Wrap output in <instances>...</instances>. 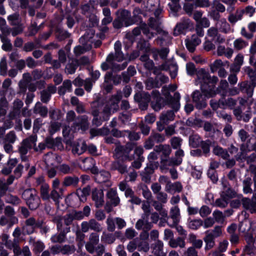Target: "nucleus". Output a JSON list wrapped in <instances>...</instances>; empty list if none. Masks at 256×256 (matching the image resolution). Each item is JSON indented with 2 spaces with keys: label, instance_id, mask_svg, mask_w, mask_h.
Returning a JSON list of instances; mask_svg holds the SVG:
<instances>
[{
  "label": "nucleus",
  "instance_id": "nucleus-42",
  "mask_svg": "<svg viewBox=\"0 0 256 256\" xmlns=\"http://www.w3.org/2000/svg\"><path fill=\"white\" fill-rule=\"evenodd\" d=\"M33 112L34 114H39L42 117H46L48 112V108L46 106H44L40 102L36 103L34 108Z\"/></svg>",
  "mask_w": 256,
  "mask_h": 256
},
{
  "label": "nucleus",
  "instance_id": "nucleus-44",
  "mask_svg": "<svg viewBox=\"0 0 256 256\" xmlns=\"http://www.w3.org/2000/svg\"><path fill=\"white\" fill-rule=\"evenodd\" d=\"M174 112L175 111L173 110L162 112L160 116V120L165 122L166 124H168L170 121H172L174 120L175 116Z\"/></svg>",
  "mask_w": 256,
  "mask_h": 256
},
{
  "label": "nucleus",
  "instance_id": "nucleus-63",
  "mask_svg": "<svg viewBox=\"0 0 256 256\" xmlns=\"http://www.w3.org/2000/svg\"><path fill=\"white\" fill-rule=\"evenodd\" d=\"M228 87V83L225 80H222L220 81L219 86L216 89L218 93L222 92V96H225L227 89Z\"/></svg>",
  "mask_w": 256,
  "mask_h": 256
},
{
  "label": "nucleus",
  "instance_id": "nucleus-48",
  "mask_svg": "<svg viewBox=\"0 0 256 256\" xmlns=\"http://www.w3.org/2000/svg\"><path fill=\"white\" fill-rule=\"evenodd\" d=\"M40 202V198L37 194L34 196L33 198H30L26 202L30 210H34L39 206Z\"/></svg>",
  "mask_w": 256,
  "mask_h": 256
},
{
  "label": "nucleus",
  "instance_id": "nucleus-34",
  "mask_svg": "<svg viewBox=\"0 0 256 256\" xmlns=\"http://www.w3.org/2000/svg\"><path fill=\"white\" fill-rule=\"evenodd\" d=\"M6 246L9 249H12L14 254L16 255L21 254V248L19 246L18 240L14 238L12 241L9 240V242L4 243Z\"/></svg>",
  "mask_w": 256,
  "mask_h": 256
},
{
  "label": "nucleus",
  "instance_id": "nucleus-62",
  "mask_svg": "<svg viewBox=\"0 0 256 256\" xmlns=\"http://www.w3.org/2000/svg\"><path fill=\"white\" fill-rule=\"evenodd\" d=\"M70 34L67 31L57 28L56 32V36L59 40H62L66 38H70Z\"/></svg>",
  "mask_w": 256,
  "mask_h": 256
},
{
  "label": "nucleus",
  "instance_id": "nucleus-59",
  "mask_svg": "<svg viewBox=\"0 0 256 256\" xmlns=\"http://www.w3.org/2000/svg\"><path fill=\"white\" fill-rule=\"evenodd\" d=\"M113 113L112 109H111L109 106L105 104L102 107V110L101 111V118L104 121L108 120L112 114Z\"/></svg>",
  "mask_w": 256,
  "mask_h": 256
},
{
  "label": "nucleus",
  "instance_id": "nucleus-35",
  "mask_svg": "<svg viewBox=\"0 0 256 256\" xmlns=\"http://www.w3.org/2000/svg\"><path fill=\"white\" fill-rule=\"evenodd\" d=\"M224 188L220 194V196L228 200L229 199L235 198L236 196V192L230 187L227 186L226 184L223 183Z\"/></svg>",
  "mask_w": 256,
  "mask_h": 256
},
{
  "label": "nucleus",
  "instance_id": "nucleus-12",
  "mask_svg": "<svg viewBox=\"0 0 256 256\" xmlns=\"http://www.w3.org/2000/svg\"><path fill=\"white\" fill-rule=\"evenodd\" d=\"M134 100L138 104L139 108L141 110H146L150 101V96L146 92H138L134 96Z\"/></svg>",
  "mask_w": 256,
  "mask_h": 256
},
{
  "label": "nucleus",
  "instance_id": "nucleus-41",
  "mask_svg": "<svg viewBox=\"0 0 256 256\" xmlns=\"http://www.w3.org/2000/svg\"><path fill=\"white\" fill-rule=\"evenodd\" d=\"M190 26L188 20H186L178 24L174 30V34L178 36L183 33L186 29H187Z\"/></svg>",
  "mask_w": 256,
  "mask_h": 256
},
{
  "label": "nucleus",
  "instance_id": "nucleus-20",
  "mask_svg": "<svg viewBox=\"0 0 256 256\" xmlns=\"http://www.w3.org/2000/svg\"><path fill=\"white\" fill-rule=\"evenodd\" d=\"M240 90L247 95L248 99L253 96L255 85L248 81H244L238 84Z\"/></svg>",
  "mask_w": 256,
  "mask_h": 256
},
{
  "label": "nucleus",
  "instance_id": "nucleus-64",
  "mask_svg": "<svg viewBox=\"0 0 256 256\" xmlns=\"http://www.w3.org/2000/svg\"><path fill=\"white\" fill-rule=\"evenodd\" d=\"M116 236L112 233H106L104 232L102 236V240L108 244H112L116 240Z\"/></svg>",
  "mask_w": 256,
  "mask_h": 256
},
{
  "label": "nucleus",
  "instance_id": "nucleus-38",
  "mask_svg": "<svg viewBox=\"0 0 256 256\" xmlns=\"http://www.w3.org/2000/svg\"><path fill=\"white\" fill-rule=\"evenodd\" d=\"M216 52L218 56H224L229 58L232 57L234 53V50L232 48H226L224 46L220 45L217 48Z\"/></svg>",
  "mask_w": 256,
  "mask_h": 256
},
{
  "label": "nucleus",
  "instance_id": "nucleus-56",
  "mask_svg": "<svg viewBox=\"0 0 256 256\" xmlns=\"http://www.w3.org/2000/svg\"><path fill=\"white\" fill-rule=\"evenodd\" d=\"M78 67L77 62L74 59H73L70 62L66 64L65 68V72L68 74H72L76 72Z\"/></svg>",
  "mask_w": 256,
  "mask_h": 256
},
{
  "label": "nucleus",
  "instance_id": "nucleus-52",
  "mask_svg": "<svg viewBox=\"0 0 256 256\" xmlns=\"http://www.w3.org/2000/svg\"><path fill=\"white\" fill-rule=\"evenodd\" d=\"M37 194L38 192L34 188H30L24 190L22 192V198L26 202Z\"/></svg>",
  "mask_w": 256,
  "mask_h": 256
},
{
  "label": "nucleus",
  "instance_id": "nucleus-4",
  "mask_svg": "<svg viewBox=\"0 0 256 256\" xmlns=\"http://www.w3.org/2000/svg\"><path fill=\"white\" fill-rule=\"evenodd\" d=\"M204 94H202L200 92L196 90L192 94L193 102L198 109H202L206 106V98L213 97L216 93L212 90L211 88L206 91H204Z\"/></svg>",
  "mask_w": 256,
  "mask_h": 256
},
{
  "label": "nucleus",
  "instance_id": "nucleus-49",
  "mask_svg": "<svg viewBox=\"0 0 256 256\" xmlns=\"http://www.w3.org/2000/svg\"><path fill=\"white\" fill-rule=\"evenodd\" d=\"M92 48V46L87 44L84 46V45H79L76 46L74 50V52L76 56L78 57L86 52L90 50Z\"/></svg>",
  "mask_w": 256,
  "mask_h": 256
},
{
  "label": "nucleus",
  "instance_id": "nucleus-14",
  "mask_svg": "<svg viewBox=\"0 0 256 256\" xmlns=\"http://www.w3.org/2000/svg\"><path fill=\"white\" fill-rule=\"evenodd\" d=\"M246 240L247 244L245 247L244 256H252V254H256V227L254 228V235L248 236Z\"/></svg>",
  "mask_w": 256,
  "mask_h": 256
},
{
  "label": "nucleus",
  "instance_id": "nucleus-46",
  "mask_svg": "<svg viewBox=\"0 0 256 256\" xmlns=\"http://www.w3.org/2000/svg\"><path fill=\"white\" fill-rule=\"evenodd\" d=\"M72 84L69 80L64 81L62 86H61L58 90V93L60 95H64L66 92H70L72 91Z\"/></svg>",
  "mask_w": 256,
  "mask_h": 256
},
{
  "label": "nucleus",
  "instance_id": "nucleus-29",
  "mask_svg": "<svg viewBox=\"0 0 256 256\" xmlns=\"http://www.w3.org/2000/svg\"><path fill=\"white\" fill-rule=\"evenodd\" d=\"M152 227V223L149 222L148 218L142 216V219H140L136 224V228L137 230H150Z\"/></svg>",
  "mask_w": 256,
  "mask_h": 256
},
{
  "label": "nucleus",
  "instance_id": "nucleus-8",
  "mask_svg": "<svg viewBox=\"0 0 256 256\" xmlns=\"http://www.w3.org/2000/svg\"><path fill=\"white\" fill-rule=\"evenodd\" d=\"M134 144L128 142L124 146L120 144V143H116V147L114 150V155L117 158L130 161L132 158L129 156L130 152L134 148Z\"/></svg>",
  "mask_w": 256,
  "mask_h": 256
},
{
  "label": "nucleus",
  "instance_id": "nucleus-47",
  "mask_svg": "<svg viewBox=\"0 0 256 256\" xmlns=\"http://www.w3.org/2000/svg\"><path fill=\"white\" fill-rule=\"evenodd\" d=\"M244 14L243 10H237L234 13H230L228 18V21L234 24L237 21L242 20Z\"/></svg>",
  "mask_w": 256,
  "mask_h": 256
},
{
  "label": "nucleus",
  "instance_id": "nucleus-2",
  "mask_svg": "<svg viewBox=\"0 0 256 256\" xmlns=\"http://www.w3.org/2000/svg\"><path fill=\"white\" fill-rule=\"evenodd\" d=\"M114 54H110L106 59V62L102 63L101 68L102 70H106L110 68L112 62L116 60L122 62L124 59L123 52L122 51V44L120 41H116L114 45Z\"/></svg>",
  "mask_w": 256,
  "mask_h": 256
},
{
  "label": "nucleus",
  "instance_id": "nucleus-58",
  "mask_svg": "<svg viewBox=\"0 0 256 256\" xmlns=\"http://www.w3.org/2000/svg\"><path fill=\"white\" fill-rule=\"evenodd\" d=\"M45 144L48 148H52L55 146H59L62 145V142L60 139H56L48 137L45 140Z\"/></svg>",
  "mask_w": 256,
  "mask_h": 256
},
{
  "label": "nucleus",
  "instance_id": "nucleus-13",
  "mask_svg": "<svg viewBox=\"0 0 256 256\" xmlns=\"http://www.w3.org/2000/svg\"><path fill=\"white\" fill-rule=\"evenodd\" d=\"M165 140L164 135L158 132H152L150 136L145 140L144 148L146 150L152 148L156 143H162Z\"/></svg>",
  "mask_w": 256,
  "mask_h": 256
},
{
  "label": "nucleus",
  "instance_id": "nucleus-21",
  "mask_svg": "<svg viewBox=\"0 0 256 256\" xmlns=\"http://www.w3.org/2000/svg\"><path fill=\"white\" fill-rule=\"evenodd\" d=\"M24 105V103L20 99L16 98L12 104V110L8 114L10 119L13 120L18 116L20 114V110Z\"/></svg>",
  "mask_w": 256,
  "mask_h": 256
},
{
  "label": "nucleus",
  "instance_id": "nucleus-23",
  "mask_svg": "<svg viewBox=\"0 0 256 256\" xmlns=\"http://www.w3.org/2000/svg\"><path fill=\"white\" fill-rule=\"evenodd\" d=\"M242 110L240 106H238L234 108L233 114L237 120H242L245 122H248L251 118L250 112H246L243 115H242Z\"/></svg>",
  "mask_w": 256,
  "mask_h": 256
},
{
  "label": "nucleus",
  "instance_id": "nucleus-10",
  "mask_svg": "<svg viewBox=\"0 0 256 256\" xmlns=\"http://www.w3.org/2000/svg\"><path fill=\"white\" fill-rule=\"evenodd\" d=\"M108 199L104 206L106 211L109 213L112 210V206H116L119 204L120 199L116 190L111 188L109 190L106 195Z\"/></svg>",
  "mask_w": 256,
  "mask_h": 256
},
{
  "label": "nucleus",
  "instance_id": "nucleus-32",
  "mask_svg": "<svg viewBox=\"0 0 256 256\" xmlns=\"http://www.w3.org/2000/svg\"><path fill=\"white\" fill-rule=\"evenodd\" d=\"M104 103L98 100L92 102L90 104V114L92 116H98L101 114Z\"/></svg>",
  "mask_w": 256,
  "mask_h": 256
},
{
  "label": "nucleus",
  "instance_id": "nucleus-51",
  "mask_svg": "<svg viewBox=\"0 0 256 256\" xmlns=\"http://www.w3.org/2000/svg\"><path fill=\"white\" fill-rule=\"evenodd\" d=\"M212 152L215 155L220 156L224 160H227L230 157L227 150L218 146H214Z\"/></svg>",
  "mask_w": 256,
  "mask_h": 256
},
{
  "label": "nucleus",
  "instance_id": "nucleus-36",
  "mask_svg": "<svg viewBox=\"0 0 256 256\" xmlns=\"http://www.w3.org/2000/svg\"><path fill=\"white\" fill-rule=\"evenodd\" d=\"M250 222L248 220H245L242 222L239 226V230L241 232L245 234L246 238L248 236H250L254 235V230H252V232H250Z\"/></svg>",
  "mask_w": 256,
  "mask_h": 256
},
{
  "label": "nucleus",
  "instance_id": "nucleus-40",
  "mask_svg": "<svg viewBox=\"0 0 256 256\" xmlns=\"http://www.w3.org/2000/svg\"><path fill=\"white\" fill-rule=\"evenodd\" d=\"M249 32H246V28H242L241 30V34L242 36L248 39H251L254 36V32L256 30V22H252L248 26Z\"/></svg>",
  "mask_w": 256,
  "mask_h": 256
},
{
  "label": "nucleus",
  "instance_id": "nucleus-39",
  "mask_svg": "<svg viewBox=\"0 0 256 256\" xmlns=\"http://www.w3.org/2000/svg\"><path fill=\"white\" fill-rule=\"evenodd\" d=\"M168 244L172 248L179 247L182 248L186 246V242L184 238L178 237L176 238H171L169 240Z\"/></svg>",
  "mask_w": 256,
  "mask_h": 256
},
{
  "label": "nucleus",
  "instance_id": "nucleus-17",
  "mask_svg": "<svg viewBox=\"0 0 256 256\" xmlns=\"http://www.w3.org/2000/svg\"><path fill=\"white\" fill-rule=\"evenodd\" d=\"M160 68L163 70L168 71L172 78H174L177 76L178 66L173 62L165 61L160 66Z\"/></svg>",
  "mask_w": 256,
  "mask_h": 256
},
{
  "label": "nucleus",
  "instance_id": "nucleus-6",
  "mask_svg": "<svg viewBox=\"0 0 256 256\" xmlns=\"http://www.w3.org/2000/svg\"><path fill=\"white\" fill-rule=\"evenodd\" d=\"M4 216L0 218V225H7L11 228L13 225L18 222V218L15 216L16 212L14 208L10 206H6L4 208Z\"/></svg>",
  "mask_w": 256,
  "mask_h": 256
},
{
  "label": "nucleus",
  "instance_id": "nucleus-9",
  "mask_svg": "<svg viewBox=\"0 0 256 256\" xmlns=\"http://www.w3.org/2000/svg\"><path fill=\"white\" fill-rule=\"evenodd\" d=\"M170 90L166 86L162 88V94L165 98L166 103L171 107L175 112H177L180 107V94L178 92H176L172 96L169 92Z\"/></svg>",
  "mask_w": 256,
  "mask_h": 256
},
{
  "label": "nucleus",
  "instance_id": "nucleus-7",
  "mask_svg": "<svg viewBox=\"0 0 256 256\" xmlns=\"http://www.w3.org/2000/svg\"><path fill=\"white\" fill-rule=\"evenodd\" d=\"M198 80L201 85L202 89L203 91L208 90L207 86L209 84L212 85L215 84L218 82V78L216 76L211 77L204 69L202 68L200 70L196 73Z\"/></svg>",
  "mask_w": 256,
  "mask_h": 256
},
{
  "label": "nucleus",
  "instance_id": "nucleus-22",
  "mask_svg": "<svg viewBox=\"0 0 256 256\" xmlns=\"http://www.w3.org/2000/svg\"><path fill=\"white\" fill-rule=\"evenodd\" d=\"M92 197L96 208L102 207L104 204V192L102 190L94 188L92 190Z\"/></svg>",
  "mask_w": 256,
  "mask_h": 256
},
{
  "label": "nucleus",
  "instance_id": "nucleus-31",
  "mask_svg": "<svg viewBox=\"0 0 256 256\" xmlns=\"http://www.w3.org/2000/svg\"><path fill=\"white\" fill-rule=\"evenodd\" d=\"M123 160L120 158L113 162L111 164V169L112 170H118L122 174L126 172L127 166L124 164Z\"/></svg>",
  "mask_w": 256,
  "mask_h": 256
},
{
  "label": "nucleus",
  "instance_id": "nucleus-54",
  "mask_svg": "<svg viewBox=\"0 0 256 256\" xmlns=\"http://www.w3.org/2000/svg\"><path fill=\"white\" fill-rule=\"evenodd\" d=\"M214 239L215 238H214L212 237L209 234H208L206 232V235L204 238V240L206 244L205 250H210L214 246Z\"/></svg>",
  "mask_w": 256,
  "mask_h": 256
},
{
  "label": "nucleus",
  "instance_id": "nucleus-57",
  "mask_svg": "<svg viewBox=\"0 0 256 256\" xmlns=\"http://www.w3.org/2000/svg\"><path fill=\"white\" fill-rule=\"evenodd\" d=\"M188 240L192 244V246L194 247V249H200L202 248L203 243L202 241L201 240L196 239V236L195 234H190Z\"/></svg>",
  "mask_w": 256,
  "mask_h": 256
},
{
  "label": "nucleus",
  "instance_id": "nucleus-53",
  "mask_svg": "<svg viewBox=\"0 0 256 256\" xmlns=\"http://www.w3.org/2000/svg\"><path fill=\"white\" fill-rule=\"evenodd\" d=\"M154 53V58L155 60L156 59L157 54H159L161 58L166 60L169 52V49L166 48H162L160 50L153 49L152 50Z\"/></svg>",
  "mask_w": 256,
  "mask_h": 256
},
{
  "label": "nucleus",
  "instance_id": "nucleus-27",
  "mask_svg": "<svg viewBox=\"0 0 256 256\" xmlns=\"http://www.w3.org/2000/svg\"><path fill=\"white\" fill-rule=\"evenodd\" d=\"M94 35V31L92 28L88 29L86 34L80 38V42L84 46L87 44L92 46V40Z\"/></svg>",
  "mask_w": 256,
  "mask_h": 256
},
{
  "label": "nucleus",
  "instance_id": "nucleus-45",
  "mask_svg": "<svg viewBox=\"0 0 256 256\" xmlns=\"http://www.w3.org/2000/svg\"><path fill=\"white\" fill-rule=\"evenodd\" d=\"M136 48L138 50L147 53L150 50V45L148 40L141 38L137 43Z\"/></svg>",
  "mask_w": 256,
  "mask_h": 256
},
{
  "label": "nucleus",
  "instance_id": "nucleus-30",
  "mask_svg": "<svg viewBox=\"0 0 256 256\" xmlns=\"http://www.w3.org/2000/svg\"><path fill=\"white\" fill-rule=\"evenodd\" d=\"M72 152L74 154L80 155L83 154L86 149V146L84 142H74L71 144Z\"/></svg>",
  "mask_w": 256,
  "mask_h": 256
},
{
  "label": "nucleus",
  "instance_id": "nucleus-26",
  "mask_svg": "<svg viewBox=\"0 0 256 256\" xmlns=\"http://www.w3.org/2000/svg\"><path fill=\"white\" fill-rule=\"evenodd\" d=\"M156 32L160 36L156 40L158 44L162 46L164 43L166 44L170 42L171 38L168 32L160 28L157 29Z\"/></svg>",
  "mask_w": 256,
  "mask_h": 256
},
{
  "label": "nucleus",
  "instance_id": "nucleus-55",
  "mask_svg": "<svg viewBox=\"0 0 256 256\" xmlns=\"http://www.w3.org/2000/svg\"><path fill=\"white\" fill-rule=\"evenodd\" d=\"M252 184V179L248 177L242 181V190L244 194L252 193V190L251 187Z\"/></svg>",
  "mask_w": 256,
  "mask_h": 256
},
{
  "label": "nucleus",
  "instance_id": "nucleus-18",
  "mask_svg": "<svg viewBox=\"0 0 256 256\" xmlns=\"http://www.w3.org/2000/svg\"><path fill=\"white\" fill-rule=\"evenodd\" d=\"M99 236L96 232L90 234L88 241L86 243L85 247L86 250L90 254H93L95 251V246L99 242Z\"/></svg>",
  "mask_w": 256,
  "mask_h": 256
},
{
  "label": "nucleus",
  "instance_id": "nucleus-61",
  "mask_svg": "<svg viewBox=\"0 0 256 256\" xmlns=\"http://www.w3.org/2000/svg\"><path fill=\"white\" fill-rule=\"evenodd\" d=\"M180 216V209L178 206H174L170 209V216L173 220L174 224H178L179 221Z\"/></svg>",
  "mask_w": 256,
  "mask_h": 256
},
{
  "label": "nucleus",
  "instance_id": "nucleus-43",
  "mask_svg": "<svg viewBox=\"0 0 256 256\" xmlns=\"http://www.w3.org/2000/svg\"><path fill=\"white\" fill-rule=\"evenodd\" d=\"M164 244L160 240H158L154 244L152 248V253L155 256H165L166 254L163 251Z\"/></svg>",
  "mask_w": 256,
  "mask_h": 256
},
{
  "label": "nucleus",
  "instance_id": "nucleus-16",
  "mask_svg": "<svg viewBox=\"0 0 256 256\" xmlns=\"http://www.w3.org/2000/svg\"><path fill=\"white\" fill-rule=\"evenodd\" d=\"M90 229L94 232H99L102 230L101 224L95 219L92 218L88 222H84L81 224V230L84 232H86Z\"/></svg>",
  "mask_w": 256,
  "mask_h": 256
},
{
  "label": "nucleus",
  "instance_id": "nucleus-15",
  "mask_svg": "<svg viewBox=\"0 0 256 256\" xmlns=\"http://www.w3.org/2000/svg\"><path fill=\"white\" fill-rule=\"evenodd\" d=\"M43 224L42 220H36L33 217L30 218L25 221V225L23 227V230L27 234L34 232L36 228L41 227Z\"/></svg>",
  "mask_w": 256,
  "mask_h": 256
},
{
  "label": "nucleus",
  "instance_id": "nucleus-11",
  "mask_svg": "<svg viewBox=\"0 0 256 256\" xmlns=\"http://www.w3.org/2000/svg\"><path fill=\"white\" fill-rule=\"evenodd\" d=\"M89 125L88 116L86 115L78 116L72 124V129L74 132H76L80 130L84 132L88 129Z\"/></svg>",
  "mask_w": 256,
  "mask_h": 256
},
{
  "label": "nucleus",
  "instance_id": "nucleus-33",
  "mask_svg": "<svg viewBox=\"0 0 256 256\" xmlns=\"http://www.w3.org/2000/svg\"><path fill=\"white\" fill-rule=\"evenodd\" d=\"M201 42L200 40L195 35L192 36L191 39L186 40V46L189 52H193L196 49V47Z\"/></svg>",
  "mask_w": 256,
  "mask_h": 256
},
{
  "label": "nucleus",
  "instance_id": "nucleus-3",
  "mask_svg": "<svg viewBox=\"0 0 256 256\" xmlns=\"http://www.w3.org/2000/svg\"><path fill=\"white\" fill-rule=\"evenodd\" d=\"M117 17L112 22L114 28L120 29L124 26H128L135 23L131 17L130 13L126 10H120L116 13Z\"/></svg>",
  "mask_w": 256,
  "mask_h": 256
},
{
  "label": "nucleus",
  "instance_id": "nucleus-28",
  "mask_svg": "<svg viewBox=\"0 0 256 256\" xmlns=\"http://www.w3.org/2000/svg\"><path fill=\"white\" fill-rule=\"evenodd\" d=\"M80 182L79 178L76 176H67L64 178L62 184L64 187L76 188Z\"/></svg>",
  "mask_w": 256,
  "mask_h": 256
},
{
  "label": "nucleus",
  "instance_id": "nucleus-1",
  "mask_svg": "<svg viewBox=\"0 0 256 256\" xmlns=\"http://www.w3.org/2000/svg\"><path fill=\"white\" fill-rule=\"evenodd\" d=\"M156 152L161 153L160 163L164 166H174L180 165L182 162V158L184 156L182 150L178 148L174 154V156L170 158L172 150L169 144H160L154 146Z\"/></svg>",
  "mask_w": 256,
  "mask_h": 256
},
{
  "label": "nucleus",
  "instance_id": "nucleus-24",
  "mask_svg": "<svg viewBox=\"0 0 256 256\" xmlns=\"http://www.w3.org/2000/svg\"><path fill=\"white\" fill-rule=\"evenodd\" d=\"M241 202L244 208L252 214L256 212V198H254V196L251 199L247 198H242Z\"/></svg>",
  "mask_w": 256,
  "mask_h": 256
},
{
  "label": "nucleus",
  "instance_id": "nucleus-37",
  "mask_svg": "<svg viewBox=\"0 0 256 256\" xmlns=\"http://www.w3.org/2000/svg\"><path fill=\"white\" fill-rule=\"evenodd\" d=\"M110 174L107 171H101L96 172L94 176L95 180L100 184H102L108 182L110 178Z\"/></svg>",
  "mask_w": 256,
  "mask_h": 256
},
{
  "label": "nucleus",
  "instance_id": "nucleus-50",
  "mask_svg": "<svg viewBox=\"0 0 256 256\" xmlns=\"http://www.w3.org/2000/svg\"><path fill=\"white\" fill-rule=\"evenodd\" d=\"M102 14L104 18L102 20V25H106L112 22L113 18L111 16V12L110 8H104L102 10Z\"/></svg>",
  "mask_w": 256,
  "mask_h": 256
},
{
  "label": "nucleus",
  "instance_id": "nucleus-5",
  "mask_svg": "<svg viewBox=\"0 0 256 256\" xmlns=\"http://www.w3.org/2000/svg\"><path fill=\"white\" fill-rule=\"evenodd\" d=\"M37 140V136L32 135L24 139L20 144L18 148V152L20 154L22 161H27L28 157L26 156L28 150L33 148V144H35Z\"/></svg>",
  "mask_w": 256,
  "mask_h": 256
},
{
  "label": "nucleus",
  "instance_id": "nucleus-19",
  "mask_svg": "<svg viewBox=\"0 0 256 256\" xmlns=\"http://www.w3.org/2000/svg\"><path fill=\"white\" fill-rule=\"evenodd\" d=\"M122 98V94L120 91L118 92L116 94L111 96L108 102L106 104L112 109V112H117L119 109L118 103Z\"/></svg>",
  "mask_w": 256,
  "mask_h": 256
},
{
  "label": "nucleus",
  "instance_id": "nucleus-60",
  "mask_svg": "<svg viewBox=\"0 0 256 256\" xmlns=\"http://www.w3.org/2000/svg\"><path fill=\"white\" fill-rule=\"evenodd\" d=\"M202 140L200 136L197 134H194L190 136L189 138V143L190 146L193 148H198L200 146Z\"/></svg>",
  "mask_w": 256,
  "mask_h": 256
},
{
  "label": "nucleus",
  "instance_id": "nucleus-25",
  "mask_svg": "<svg viewBox=\"0 0 256 256\" xmlns=\"http://www.w3.org/2000/svg\"><path fill=\"white\" fill-rule=\"evenodd\" d=\"M60 158L52 152H48L44 156V162L47 166H54L60 163Z\"/></svg>",
  "mask_w": 256,
  "mask_h": 256
}]
</instances>
